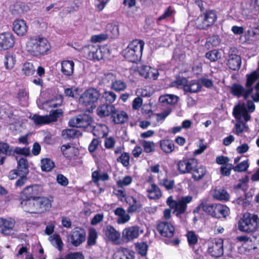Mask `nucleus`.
<instances>
[{
	"label": "nucleus",
	"mask_w": 259,
	"mask_h": 259,
	"mask_svg": "<svg viewBox=\"0 0 259 259\" xmlns=\"http://www.w3.org/2000/svg\"><path fill=\"white\" fill-rule=\"evenodd\" d=\"M21 205L24 211L31 213H42L48 211L52 207L51 200L44 197L23 200Z\"/></svg>",
	"instance_id": "obj_1"
},
{
	"label": "nucleus",
	"mask_w": 259,
	"mask_h": 259,
	"mask_svg": "<svg viewBox=\"0 0 259 259\" xmlns=\"http://www.w3.org/2000/svg\"><path fill=\"white\" fill-rule=\"evenodd\" d=\"M26 48L30 54L38 57L46 55L50 50L51 46L46 38L34 36L28 38Z\"/></svg>",
	"instance_id": "obj_2"
},
{
	"label": "nucleus",
	"mask_w": 259,
	"mask_h": 259,
	"mask_svg": "<svg viewBox=\"0 0 259 259\" xmlns=\"http://www.w3.org/2000/svg\"><path fill=\"white\" fill-rule=\"evenodd\" d=\"M144 44L141 40L132 41L124 50V57L132 62L139 61L141 58Z\"/></svg>",
	"instance_id": "obj_3"
},
{
	"label": "nucleus",
	"mask_w": 259,
	"mask_h": 259,
	"mask_svg": "<svg viewBox=\"0 0 259 259\" xmlns=\"http://www.w3.org/2000/svg\"><path fill=\"white\" fill-rule=\"evenodd\" d=\"M259 218L256 214H244L238 222V230L245 233H252L258 227Z\"/></svg>",
	"instance_id": "obj_4"
},
{
	"label": "nucleus",
	"mask_w": 259,
	"mask_h": 259,
	"mask_svg": "<svg viewBox=\"0 0 259 259\" xmlns=\"http://www.w3.org/2000/svg\"><path fill=\"white\" fill-rule=\"evenodd\" d=\"M217 19V14L214 10H207L196 19V27L199 29H206L215 23Z\"/></svg>",
	"instance_id": "obj_5"
},
{
	"label": "nucleus",
	"mask_w": 259,
	"mask_h": 259,
	"mask_svg": "<svg viewBox=\"0 0 259 259\" xmlns=\"http://www.w3.org/2000/svg\"><path fill=\"white\" fill-rule=\"evenodd\" d=\"M100 96V93L97 90L91 88L82 94L79 99V102L80 104L88 106L97 102Z\"/></svg>",
	"instance_id": "obj_6"
},
{
	"label": "nucleus",
	"mask_w": 259,
	"mask_h": 259,
	"mask_svg": "<svg viewBox=\"0 0 259 259\" xmlns=\"http://www.w3.org/2000/svg\"><path fill=\"white\" fill-rule=\"evenodd\" d=\"M92 122V117L87 114H79L71 118L69 121V125L72 127L85 128Z\"/></svg>",
	"instance_id": "obj_7"
},
{
	"label": "nucleus",
	"mask_w": 259,
	"mask_h": 259,
	"mask_svg": "<svg viewBox=\"0 0 259 259\" xmlns=\"http://www.w3.org/2000/svg\"><path fill=\"white\" fill-rule=\"evenodd\" d=\"M86 233L84 229L76 227L72 229L68 237V240L73 246H78L85 240Z\"/></svg>",
	"instance_id": "obj_8"
},
{
	"label": "nucleus",
	"mask_w": 259,
	"mask_h": 259,
	"mask_svg": "<svg viewBox=\"0 0 259 259\" xmlns=\"http://www.w3.org/2000/svg\"><path fill=\"white\" fill-rule=\"evenodd\" d=\"M83 51L87 58L90 60H100L104 57L101 49L98 46H85L83 48Z\"/></svg>",
	"instance_id": "obj_9"
},
{
	"label": "nucleus",
	"mask_w": 259,
	"mask_h": 259,
	"mask_svg": "<svg viewBox=\"0 0 259 259\" xmlns=\"http://www.w3.org/2000/svg\"><path fill=\"white\" fill-rule=\"evenodd\" d=\"M209 253L213 257H219L224 254L223 240L215 239L208 248Z\"/></svg>",
	"instance_id": "obj_10"
},
{
	"label": "nucleus",
	"mask_w": 259,
	"mask_h": 259,
	"mask_svg": "<svg viewBox=\"0 0 259 259\" xmlns=\"http://www.w3.org/2000/svg\"><path fill=\"white\" fill-rule=\"evenodd\" d=\"M252 92V89L245 88L242 85L238 83H234L231 88V93L237 97H243L244 99H247Z\"/></svg>",
	"instance_id": "obj_11"
},
{
	"label": "nucleus",
	"mask_w": 259,
	"mask_h": 259,
	"mask_svg": "<svg viewBox=\"0 0 259 259\" xmlns=\"http://www.w3.org/2000/svg\"><path fill=\"white\" fill-rule=\"evenodd\" d=\"M197 164V161L195 159H183L178 162L177 168L181 174L191 173Z\"/></svg>",
	"instance_id": "obj_12"
},
{
	"label": "nucleus",
	"mask_w": 259,
	"mask_h": 259,
	"mask_svg": "<svg viewBox=\"0 0 259 259\" xmlns=\"http://www.w3.org/2000/svg\"><path fill=\"white\" fill-rule=\"evenodd\" d=\"M103 232L105 237L110 241L113 242L115 244H118L120 243V233L115 230V229L110 226H106L103 228Z\"/></svg>",
	"instance_id": "obj_13"
},
{
	"label": "nucleus",
	"mask_w": 259,
	"mask_h": 259,
	"mask_svg": "<svg viewBox=\"0 0 259 259\" xmlns=\"http://www.w3.org/2000/svg\"><path fill=\"white\" fill-rule=\"evenodd\" d=\"M192 200V197L190 196L181 197L176 201V204L173 208V209H175L173 213H176L177 216L184 213L187 209V204L190 203Z\"/></svg>",
	"instance_id": "obj_14"
},
{
	"label": "nucleus",
	"mask_w": 259,
	"mask_h": 259,
	"mask_svg": "<svg viewBox=\"0 0 259 259\" xmlns=\"http://www.w3.org/2000/svg\"><path fill=\"white\" fill-rule=\"evenodd\" d=\"M15 37L13 34L5 32L0 34V49L7 50L13 47Z\"/></svg>",
	"instance_id": "obj_15"
},
{
	"label": "nucleus",
	"mask_w": 259,
	"mask_h": 259,
	"mask_svg": "<svg viewBox=\"0 0 259 259\" xmlns=\"http://www.w3.org/2000/svg\"><path fill=\"white\" fill-rule=\"evenodd\" d=\"M140 234L139 227L132 226L125 228L122 232V239L129 242L138 237Z\"/></svg>",
	"instance_id": "obj_16"
},
{
	"label": "nucleus",
	"mask_w": 259,
	"mask_h": 259,
	"mask_svg": "<svg viewBox=\"0 0 259 259\" xmlns=\"http://www.w3.org/2000/svg\"><path fill=\"white\" fill-rule=\"evenodd\" d=\"M158 232L165 237L171 238L175 233V228L173 225L166 222H160L157 225Z\"/></svg>",
	"instance_id": "obj_17"
},
{
	"label": "nucleus",
	"mask_w": 259,
	"mask_h": 259,
	"mask_svg": "<svg viewBox=\"0 0 259 259\" xmlns=\"http://www.w3.org/2000/svg\"><path fill=\"white\" fill-rule=\"evenodd\" d=\"M233 115L236 119H240L242 116L246 121H248L250 119V116L248 113L247 109L244 104H238L233 108Z\"/></svg>",
	"instance_id": "obj_18"
},
{
	"label": "nucleus",
	"mask_w": 259,
	"mask_h": 259,
	"mask_svg": "<svg viewBox=\"0 0 259 259\" xmlns=\"http://www.w3.org/2000/svg\"><path fill=\"white\" fill-rule=\"evenodd\" d=\"M28 27L25 21L17 19L14 21L13 24V31L19 36H24L27 32Z\"/></svg>",
	"instance_id": "obj_19"
},
{
	"label": "nucleus",
	"mask_w": 259,
	"mask_h": 259,
	"mask_svg": "<svg viewBox=\"0 0 259 259\" xmlns=\"http://www.w3.org/2000/svg\"><path fill=\"white\" fill-rule=\"evenodd\" d=\"M38 186L33 185L25 188L21 193V197L23 200H28L37 197Z\"/></svg>",
	"instance_id": "obj_20"
},
{
	"label": "nucleus",
	"mask_w": 259,
	"mask_h": 259,
	"mask_svg": "<svg viewBox=\"0 0 259 259\" xmlns=\"http://www.w3.org/2000/svg\"><path fill=\"white\" fill-rule=\"evenodd\" d=\"M15 224V221L13 219L0 218V232L5 235L9 234V232L13 229Z\"/></svg>",
	"instance_id": "obj_21"
},
{
	"label": "nucleus",
	"mask_w": 259,
	"mask_h": 259,
	"mask_svg": "<svg viewBox=\"0 0 259 259\" xmlns=\"http://www.w3.org/2000/svg\"><path fill=\"white\" fill-rule=\"evenodd\" d=\"M115 107L110 104H103L98 106L97 109V113L101 117H105L111 115L114 113Z\"/></svg>",
	"instance_id": "obj_22"
},
{
	"label": "nucleus",
	"mask_w": 259,
	"mask_h": 259,
	"mask_svg": "<svg viewBox=\"0 0 259 259\" xmlns=\"http://www.w3.org/2000/svg\"><path fill=\"white\" fill-rule=\"evenodd\" d=\"M241 57L236 54H230L227 61V65L232 70H238L241 66Z\"/></svg>",
	"instance_id": "obj_23"
},
{
	"label": "nucleus",
	"mask_w": 259,
	"mask_h": 259,
	"mask_svg": "<svg viewBox=\"0 0 259 259\" xmlns=\"http://www.w3.org/2000/svg\"><path fill=\"white\" fill-rule=\"evenodd\" d=\"M207 172L206 167L203 165H199L193 168L191 173L192 174V178L195 181H199L202 180L205 176Z\"/></svg>",
	"instance_id": "obj_24"
},
{
	"label": "nucleus",
	"mask_w": 259,
	"mask_h": 259,
	"mask_svg": "<svg viewBox=\"0 0 259 259\" xmlns=\"http://www.w3.org/2000/svg\"><path fill=\"white\" fill-rule=\"evenodd\" d=\"M213 217L221 218H225L229 214L230 209L228 207L221 204H215Z\"/></svg>",
	"instance_id": "obj_25"
},
{
	"label": "nucleus",
	"mask_w": 259,
	"mask_h": 259,
	"mask_svg": "<svg viewBox=\"0 0 259 259\" xmlns=\"http://www.w3.org/2000/svg\"><path fill=\"white\" fill-rule=\"evenodd\" d=\"M112 121L115 124H123L126 122L128 116L127 114L123 111H117L115 108L114 113L112 114Z\"/></svg>",
	"instance_id": "obj_26"
},
{
	"label": "nucleus",
	"mask_w": 259,
	"mask_h": 259,
	"mask_svg": "<svg viewBox=\"0 0 259 259\" xmlns=\"http://www.w3.org/2000/svg\"><path fill=\"white\" fill-rule=\"evenodd\" d=\"M74 63L71 60H65L61 62V72L67 76H71L73 73Z\"/></svg>",
	"instance_id": "obj_27"
},
{
	"label": "nucleus",
	"mask_w": 259,
	"mask_h": 259,
	"mask_svg": "<svg viewBox=\"0 0 259 259\" xmlns=\"http://www.w3.org/2000/svg\"><path fill=\"white\" fill-rule=\"evenodd\" d=\"M4 62L6 69H13L16 62V55L13 53H7L5 56Z\"/></svg>",
	"instance_id": "obj_28"
},
{
	"label": "nucleus",
	"mask_w": 259,
	"mask_h": 259,
	"mask_svg": "<svg viewBox=\"0 0 259 259\" xmlns=\"http://www.w3.org/2000/svg\"><path fill=\"white\" fill-rule=\"evenodd\" d=\"M148 197L150 199H158L161 196L162 193L159 188L155 184L151 185V187L147 190Z\"/></svg>",
	"instance_id": "obj_29"
},
{
	"label": "nucleus",
	"mask_w": 259,
	"mask_h": 259,
	"mask_svg": "<svg viewBox=\"0 0 259 259\" xmlns=\"http://www.w3.org/2000/svg\"><path fill=\"white\" fill-rule=\"evenodd\" d=\"M114 213L118 216L117 222L118 224H124L130 219V216L126 213L125 211L121 207H118L114 210Z\"/></svg>",
	"instance_id": "obj_30"
},
{
	"label": "nucleus",
	"mask_w": 259,
	"mask_h": 259,
	"mask_svg": "<svg viewBox=\"0 0 259 259\" xmlns=\"http://www.w3.org/2000/svg\"><path fill=\"white\" fill-rule=\"evenodd\" d=\"M178 97L174 95L166 94L161 96L159 98V102L163 105L176 104L178 101Z\"/></svg>",
	"instance_id": "obj_31"
},
{
	"label": "nucleus",
	"mask_w": 259,
	"mask_h": 259,
	"mask_svg": "<svg viewBox=\"0 0 259 259\" xmlns=\"http://www.w3.org/2000/svg\"><path fill=\"white\" fill-rule=\"evenodd\" d=\"M106 34L108 38H114L119 35V27L115 24L109 23L106 27Z\"/></svg>",
	"instance_id": "obj_32"
},
{
	"label": "nucleus",
	"mask_w": 259,
	"mask_h": 259,
	"mask_svg": "<svg viewBox=\"0 0 259 259\" xmlns=\"http://www.w3.org/2000/svg\"><path fill=\"white\" fill-rule=\"evenodd\" d=\"M212 196L214 198L220 200H228L229 195L223 188H215L213 191Z\"/></svg>",
	"instance_id": "obj_33"
},
{
	"label": "nucleus",
	"mask_w": 259,
	"mask_h": 259,
	"mask_svg": "<svg viewBox=\"0 0 259 259\" xmlns=\"http://www.w3.org/2000/svg\"><path fill=\"white\" fill-rule=\"evenodd\" d=\"M28 160L24 158H21L18 162L17 170L19 172V175H26L29 173Z\"/></svg>",
	"instance_id": "obj_34"
},
{
	"label": "nucleus",
	"mask_w": 259,
	"mask_h": 259,
	"mask_svg": "<svg viewBox=\"0 0 259 259\" xmlns=\"http://www.w3.org/2000/svg\"><path fill=\"white\" fill-rule=\"evenodd\" d=\"M117 253L119 255V259H135L134 252L126 248L119 247Z\"/></svg>",
	"instance_id": "obj_35"
},
{
	"label": "nucleus",
	"mask_w": 259,
	"mask_h": 259,
	"mask_svg": "<svg viewBox=\"0 0 259 259\" xmlns=\"http://www.w3.org/2000/svg\"><path fill=\"white\" fill-rule=\"evenodd\" d=\"M108 128L104 124H99L95 126L93 130V135L99 138H103L107 135Z\"/></svg>",
	"instance_id": "obj_36"
},
{
	"label": "nucleus",
	"mask_w": 259,
	"mask_h": 259,
	"mask_svg": "<svg viewBox=\"0 0 259 259\" xmlns=\"http://www.w3.org/2000/svg\"><path fill=\"white\" fill-rule=\"evenodd\" d=\"M160 146L162 150L166 153H171L175 149L174 144L172 141L170 140H163L160 141Z\"/></svg>",
	"instance_id": "obj_37"
},
{
	"label": "nucleus",
	"mask_w": 259,
	"mask_h": 259,
	"mask_svg": "<svg viewBox=\"0 0 259 259\" xmlns=\"http://www.w3.org/2000/svg\"><path fill=\"white\" fill-rule=\"evenodd\" d=\"M258 78L259 73L256 71H254L249 74H247L245 88H247V89L251 88L253 91V88L252 85Z\"/></svg>",
	"instance_id": "obj_38"
},
{
	"label": "nucleus",
	"mask_w": 259,
	"mask_h": 259,
	"mask_svg": "<svg viewBox=\"0 0 259 259\" xmlns=\"http://www.w3.org/2000/svg\"><path fill=\"white\" fill-rule=\"evenodd\" d=\"M201 86L196 80H192L187 82L185 87V91L189 93H196L200 90Z\"/></svg>",
	"instance_id": "obj_39"
},
{
	"label": "nucleus",
	"mask_w": 259,
	"mask_h": 259,
	"mask_svg": "<svg viewBox=\"0 0 259 259\" xmlns=\"http://www.w3.org/2000/svg\"><path fill=\"white\" fill-rule=\"evenodd\" d=\"M31 118L34 123L36 125H42L50 123L48 115L40 116L34 114Z\"/></svg>",
	"instance_id": "obj_40"
},
{
	"label": "nucleus",
	"mask_w": 259,
	"mask_h": 259,
	"mask_svg": "<svg viewBox=\"0 0 259 259\" xmlns=\"http://www.w3.org/2000/svg\"><path fill=\"white\" fill-rule=\"evenodd\" d=\"M50 240L53 246L61 251L63 247V243L59 235L54 234L50 238Z\"/></svg>",
	"instance_id": "obj_41"
},
{
	"label": "nucleus",
	"mask_w": 259,
	"mask_h": 259,
	"mask_svg": "<svg viewBox=\"0 0 259 259\" xmlns=\"http://www.w3.org/2000/svg\"><path fill=\"white\" fill-rule=\"evenodd\" d=\"M54 166V162L49 158H45L41 160V168L42 171H50Z\"/></svg>",
	"instance_id": "obj_42"
},
{
	"label": "nucleus",
	"mask_w": 259,
	"mask_h": 259,
	"mask_svg": "<svg viewBox=\"0 0 259 259\" xmlns=\"http://www.w3.org/2000/svg\"><path fill=\"white\" fill-rule=\"evenodd\" d=\"M214 205L215 204H204L201 203L196 207V209L197 210L202 209L204 211L213 217V214L214 213L213 208H214Z\"/></svg>",
	"instance_id": "obj_43"
},
{
	"label": "nucleus",
	"mask_w": 259,
	"mask_h": 259,
	"mask_svg": "<svg viewBox=\"0 0 259 259\" xmlns=\"http://www.w3.org/2000/svg\"><path fill=\"white\" fill-rule=\"evenodd\" d=\"M126 88L125 82L121 80L113 81L111 84V88L116 91L120 92L124 91Z\"/></svg>",
	"instance_id": "obj_44"
},
{
	"label": "nucleus",
	"mask_w": 259,
	"mask_h": 259,
	"mask_svg": "<svg viewBox=\"0 0 259 259\" xmlns=\"http://www.w3.org/2000/svg\"><path fill=\"white\" fill-rule=\"evenodd\" d=\"M17 98L22 103H26L29 99V94L25 89H20L17 93Z\"/></svg>",
	"instance_id": "obj_45"
},
{
	"label": "nucleus",
	"mask_w": 259,
	"mask_h": 259,
	"mask_svg": "<svg viewBox=\"0 0 259 259\" xmlns=\"http://www.w3.org/2000/svg\"><path fill=\"white\" fill-rule=\"evenodd\" d=\"M63 114V111L61 109H57L52 110L50 111V114L48 115L50 123L56 121L58 117Z\"/></svg>",
	"instance_id": "obj_46"
},
{
	"label": "nucleus",
	"mask_w": 259,
	"mask_h": 259,
	"mask_svg": "<svg viewBox=\"0 0 259 259\" xmlns=\"http://www.w3.org/2000/svg\"><path fill=\"white\" fill-rule=\"evenodd\" d=\"M22 72L26 76H30L34 74L35 69L32 63H25L22 69Z\"/></svg>",
	"instance_id": "obj_47"
},
{
	"label": "nucleus",
	"mask_w": 259,
	"mask_h": 259,
	"mask_svg": "<svg viewBox=\"0 0 259 259\" xmlns=\"http://www.w3.org/2000/svg\"><path fill=\"white\" fill-rule=\"evenodd\" d=\"M205 57L210 61L214 62L221 58V55L218 50H213L206 53Z\"/></svg>",
	"instance_id": "obj_48"
},
{
	"label": "nucleus",
	"mask_w": 259,
	"mask_h": 259,
	"mask_svg": "<svg viewBox=\"0 0 259 259\" xmlns=\"http://www.w3.org/2000/svg\"><path fill=\"white\" fill-rule=\"evenodd\" d=\"M142 145L146 153L152 152L155 150V144L152 141H143Z\"/></svg>",
	"instance_id": "obj_49"
},
{
	"label": "nucleus",
	"mask_w": 259,
	"mask_h": 259,
	"mask_svg": "<svg viewBox=\"0 0 259 259\" xmlns=\"http://www.w3.org/2000/svg\"><path fill=\"white\" fill-rule=\"evenodd\" d=\"M248 129V126L243 122L238 121L235 124V133L238 135L241 134L245 131H247Z\"/></svg>",
	"instance_id": "obj_50"
},
{
	"label": "nucleus",
	"mask_w": 259,
	"mask_h": 259,
	"mask_svg": "<svg viewBox=\"0 0 259 259\" xmlns=\"http://www.w3.org/2000/svg\"><path fill=\"white\" fill-rule=\"evenodd\" d=\"M248 167L249 164L248 163V161L244 160L238 164L236 166H233V169L235 171L243 172L246 171Z\"/></svg>",
	"instance_id": "obj_51"
},
{
	"label": "nucleus",
	"mask_w": 259,
	"mask_h": 259,
	"mask_svg": "<svg viewBox=\"0 0 259 259\" xmlns=\"http://www.w3.org/2000/svg\"><path fill=\"white\" fill-rule=\"evenodd\" d=\"M130 155L128 153H123L117 159V161L118 162H120L122 163V164L125 166L127 167L130 164Z\"/></svg>",
	"instance_id": "obj_52"
},
{
	"label": "nucleus",
	"mask_w": 259,
	"mask_h": 259,
	"mask_svg": "<svg viewBox=\"0 0 259 259\" xmlns=\"http://www.w3.org/2000/svg\"><path fill=\"white\" fill-rule=\"evenodd\" d=\"M13 150L9 145L6 143L0 142V152L6 155H11Z\"/></svg>",
	"instance_id": "obj_53"
},
{
	"label": "nucleus",
	"mask_w": 259,
	"mask_h": 259,
	"mask_svg": "<svg viewBox=\"0 0 259 259\" xmlns=\"http://www.w3.org/2000/svg\"><path fill=\"white\" fill-rule=\"evenodd\" d=\"M103 98L109 104L114 102L116 98V95L111 91L105 92L103 94Z\"/></svg>",
	"instance_id": "obj_54"
},
{
	"label": "nucleus",
	"mask_w": 259,
	"mask_h": 259,
	"mask_svg": "<svg viewBox=\"0 0 259 259\" xmlns=\"http://www.w3.org/2000/svg\"><path fill=\"white\" fill-rule=\"evenodd\" d=\"M136 249L138 253L142 256H145L146 254L148 245L145 242L138 243L136 245Z\"/></svg>",
	"instance_id": "obj_55"
},
{
	"label": "nucleus",
	"mask_w": 259,
	"mask_h": 259,
	"mask_svg": "<svg viewBox=\"0 0 259 259\" xmlns=\"http://www.w3.org/2000/svg\"><path fill=\"white\" fill-rule=\"evenodd\" d=\"M145 75H146V78L155 80L157 78L159 73L157 69L149 66V70L148 69L147 74H145Z\"/></svg>",
	"instance_id": "obj_56"
},
{
	"label": "nucleus",
	"mask_w": 259,
	"mask_h": 259,
	"mask_svg": "<svg viewBox=\"0 0 259 259\" xmlns=\"http://www.w3.org/2000/svg\"><path fill=\"white\" fill-rule=\"evenodd\" d=\"M254 9V6L251 3H246L244 6H243L242 9V14L245 17H248V15L252 12Z\"/></svg>",
	"instance_id": "obj_57"
},
{
	"label": "nucleus",
	"mask_w": 259,
	"mask_h": 259,
	"mask_svg": "<svg viewBox=\"0 0 259 259\" xmlns=\"http://www.w3.org/2000/svg\"><path fill=\"white\" fill-rule=\"evenodd\" d=\"M188 80L184 77L179 78L172 82V86L180 88L183 87L185 91V87L187 85Z\"/></svg>",
	"instance_id": "obj_58"
},
{
	"label": "nucleus",
	"mask_w": 259,
	"mask_h": 259,
	"mask_svg": "<svg viewBox=\"0 0 259 259\" xmlns=\"http://www.w3.org/2000/svg\"><path fill=\"white\" fill-rule=\"evenodd\" d=\"M132 178L130 176H126L123 179L117 181V185L118 187L123 188L131 184Z\"/></svg>",
	"instance_id": "obj_59"
},
{
	"label": "nucleus",
	"mask_w": 259,
	"mask_h": 259,
	"mask_svg": "<svg viewBox=\"0 0 259 259\" xmlns=\"http://www.w3.org/2000/svg\"><path fill=\"white\" fill-rule=\"evenodd\" d=\"M97 237V234L95 229H91L89 232L88 243L90 245H92L95 244L96 240Z\"/></svg>",
	"instance_id": "obj_60"
},
{
	"label": "nucleus",
	"mask_w": 259,
	"mask_h": 259,
	"mask_svg": "<svg viewBox=\"0 0 259 259\" xmlns=\"http://www.w3.org/2000/svg\"><path fill=\"white\" fill-rule=\"evenodd\" d=\"M13 151L17 154L22 155L25 156H28L30 155V149L28 148H20L17 147Z\"/></svg>",
	"instance_id": "obj_61"
},
{
	"label": "nucleus",
	"mask_w": 259,
	"mask_h": 259,
	"mask_svg": "<svg viewBox=\"0 0 259 259\" xmlns=\"http://www.w3.org/2000/svg\"><path fill=\"white\" fill-rule=\"evenodd\" d=\"M107 38H109L108 37L107 34H106L105 32L103 33L93 35L91 37V40L94 42H98L104 41Z\"/></svg>",
	"instance_id": "obj_62"
},
{
	"label": "nucleus",
	"mask_w": 259,
	"mask_h": 259,
	"mask_svg": "<svg viewBox=\"0 0 259 259\" xmlns=\"http://www.w3.org/2000/svg\"><path fill=\"white\" fill-rule=\"evenodd\" d=\"M76 134V131L74 129H67L63 130L62 135L64 139H70L73 138Z\"/></svg>",
	"instance_id": "obj_63"
},
{
	"label": "nucleus",
	"mask_w": 259,
	"mask_h": 259,
	"mask_svg": "<svg viewBox=\"0 0 259 259\" xmlns=\"http://www.w3.org/2000/svg\"><path fill=\"white\" fill-rule=\"evenodd\" d=\"M187 239L189 244H195L198 241L197 236L193 231H189L188 232Z\"/></svg>",
	"instance_id": "obj_64"
}]
</instances>
